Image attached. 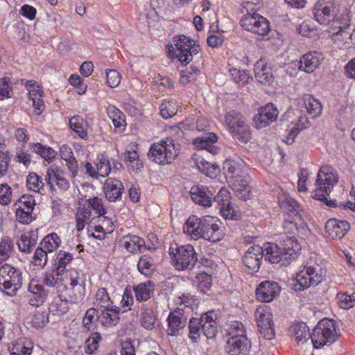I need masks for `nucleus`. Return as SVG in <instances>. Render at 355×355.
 <instances>
[{
  "mask_svg": "<svg viewBox=\"0 0 355 355\" xmlns=\"http://www.w3.org/2000/svg\"><path fill=\"white\" fill-rule=\"evenodd\" d=\"M178 111V106L172 101H164L160 105V114L164 119H168L175 116Z\"/></svg>",
  "mask_w": 355,
  "mask_h": 355,
  "instance_id": "55",
  "label": "nucleus"
},
{
  "mask_svg": "<svg viewBox=\"0 0 355 355\" xmlns=\"http://www.w3.org/2000/svg\"><path fill=\"white\" fill-rule=\"evenodd\" d=\"M350 229L349 223L346 220L329 219L325 225L326 232L332 239H342Z\"/></svg>",
  "mask_w": 355,
  "mask_h": 355,
  "instance_id": "21",
  "label": "nucleus"
},
{
  "mask_svg": "<svg viewBox=\"0 0 355 355\" xmlns=\"http://www.w3.org/2000/svg\"><path fill=\"white\" fill-rule=\"evenodd\" d=\"M281 292L279 284L273 281L261 282L256 290V295L259 300L263 302H270L277 297Z\"/></svg>",
  "mask_w": 355,
  "mask_h": 355,
  "instance_id": "15",
  "label": "nucleus"
},
{
  "mask_svg": "<svg viewBox=\"0 0 355 355\" xmlns=\"http://www.w3.org/2000/svg\"><path fill=\"white\" fill-rule=\"evenodd\" d=\"M69 311V302L60 297L55 298L49 306V312L53 315H61Z\"/></svg>",
  "mask_w": 355,
  "mask_h": 355,
  "instance_id": "44",
  "label": "nucleus"
},
{
  "mask_svg": "<svg viewBox=\"0 0 355 355\" xmlns=\"http://www.w3.org/2000/svg\"><path fill=\"white\" fill-rule=\"evenodd\" d=\"M190 195L192 200L196 204L205 207H209L212 205L213 193L206 187L193 186L191 189Z\"/></svg>",
  "mask_w": 355,
  "mask_h": 355,
  "instance_id": "25",
  "label": "nucleus"
},
{
  "mask_svg": "<svg viewBox=\"0 0 355 355\" xmlns=\"http://www.w3.org/2000/svg\"><path fill=\"white\" fill-rule=\"evenodd\" d=\"M123 188L121 181L108 178L105 180L104 184L105 194L107 200L110 202H115L121 196V191Z\"/></svg>",
  "mask_w": 355,
  "mask_h": 355,
  "instance_id": "30",
  "label": "nucleus"
},
{
  "mask_svg": "<svg viewBox=\"0 0 355 355\" xmlns=\"http://www.w3.org/2000/svg\"><path fill=\"white\" fill-rule=\"evenodd\" d=\"M173 43L175 46V50L173 46V55L182 63L187 65L193 60V57L197 55L200 50L198 44L191 39L185 35L175 36L173 38ZM171 53L172 50L168 49Z\"/></svg>",
  "mask_w": 355,
  "mask_h": 355,
  "instance_id": "8",
  "label": "nucleus"
},
{
  "mask_svg": "<svg viewBox=\"0 0 355 355\" xmlns=\"http://www.w3.org/2000/svg\"><path fill=\"white\" fill-rule=\"evenodd\" d=\"M323 60L324 56L320 52L312 51L306 53L300 58L299 69L306 73H312L319 68Z\"/></svg>",
  "mask_w": 355,
  "mask_h": 355,
  "instance_id": "20",
  "label": "nucleus"
},
{
  "mask_svg": "<svg viewBox=\"0 0 355 355\" xmlns=\"http://www.w3.org/2000/svg\"><path fill=\"white\" fill-rule=\"evenodd\" d=\"M209 216L198 218L196 216H191L184 224V233L189 235L191 239L198 240L202 239L205 233V228Z\"/></svg>",
  "mask_w": 355,
  "mask_h": 355,
  "instance_id": "14",
  "label": "nucleus"
},
{
  "mask_svg": "<svg viewBox=\"0 0 355 355\" xmlns=\"http://www.w3.org/2000/svg\"><path fill=\"white\" fill-rule=\"evenodd\" d=\"M192 161L202 173L209 175L212 172L213 166L210 163L205 161L202 157L195 156L192 157Z\"/></svg>",
  "mask_w": 355,
  "mask_h": 355,
  "instance_id": "60",
  "label": "nucleus"
},
{
  "mask_svg": "<svg viewBox=\"0 0 355 355\" xmlns=\"http://www.w3.org/2000/svg\"><path fill=\"white\" fill-rule=\"evenodd\" d=\"M47 252L41 246L38 247L33 257V263L35 266L44 268L48 261Z\"/></svg>",
  "mask_w": 355,
  "mask_h": 355,
  "instance_id": "61",
  "label": "nucleus"
},
{
  "mask_svg": "<svg viewBox=\"0 0 355 355\" xmlns=\"http://www.w3.org/2000/svg\"><path fill=\"white\" fill-rule=\"evenodd\" d=\"M31 148L37 154L41 155L45 160L49 163L56 155V152L51 147L42 146L40 143H33L30 144Z\"/></svg>",
  "mask_w": 355,
  "mask_h": 355,
  "instance_id": "40",
  "label": "nucleus"
},
{
  "mask_svg": "<svg viewBox=\"0 0 355 355\" xmlns=\"http://www.w3.org/2000/svg\"><path fill=\"white\" fill-rule=\"evenodd\" d=\"M336 322L324 318L321 320L311 334V342L315 348L331 345L337 338Z\"/></svg>",
  "mask_w": 355,
  "mask_h": 355,
  "instance_id": "7",
  "label": "nucleus"
},
{
  "mask_svg": "<svg viewBox=\"0 0 355 355\" xmlns=\"http://www.w3.org/2000/svg\"><path fill=\"white\" fill-rule=\"evenodd\" d=\"M61 240L58 234L51 233L43 239L40 243V246L47 252H51L58 249Z\"/></svg>",
  "mask_w": 355,
  "mask_h": 355,
  "instance_id": "41",
  "label": "nucleus"
},
{
  "mask_svg": "<svg viewBox=\"0 0 355 355\" xmlns=\"http://www.w3.org/2000/svg\"><path fill=\"white\" fill-rule=\"evenodd\" d=\"M338 4L335 0H318L314 8V17L320 24H327L334 19Z\"/></svg>",
  "mask_w": 355,
  "mask_h": 355,
  "instance_id": "10",
  "label": "nucleus"
},
{
  "mask_svg": "<svg viewBox=\"0 0 355 355\" xmlns=\"http://www.w3.org/2000/svg\"><path fill=\"white\" fill-rule=\"evenodd\" d=\"M156 316L152 308L143 305L141 313V324L147 329L155 328Z\"/></svg>",
  "mask_w": 355,
  "mask_h": 355,
  "instance_id": "38",
  "label": "nucleus"
},
{
  "mask_svg": "<svg viewBox=\"0 0 355 355\" xmlns=\"http://www.w3.org/2000/svg\"><path fill=\"white\" fill-rule=\"evenodd\" d=\"M99 321L98 311L96 309H89L83 317V324L87 331L93 329L96 322Z\"/></svg>",
  "mask_w": 355,
  "mask_h": 355,
  "instance_id": "48",
  "label": "nucleus"
},
{
  "mask_svg": "<svg viewBox=\"0 0 355 355\" xmlns=\"http://www.w3.org/2000/svg\"><path fill=\"white\" fill-rule=\"evenodd\" d=\"M84 120L80 116H73L69 120L70 128L77 132L78 135L85 139L87 136V133L83 127Z\"/></svg>",
  "mask_w": 355,
  "mask_h": 355,
  "instance_id": "56",
  "label": "nucleus"
},
{
  "mask_svg": "<svg viewBox=\"0 0 355 355\" xmlns=\"http://www.w3.org/2000/svg\"><path fill=\"white\" fill-rule=\"evenodd\" d=\"M278 110L272 103H268L261 107L257 114L254 117V122L257 128H263L276 121Z\"/></svg>",
  "mask_w": 355,
  "mask_h": 355,
  "instance_id": "16",
  "label": "nucleus"
},
{
  "mask_svg": "<svg viewBox=\"0 0 355 355\" xmlns=\"http://www.w3.org/2000/svg\"><path fill=\"white\" fill-rule=\"evenodd\" d=\"M125 155L124 162L133 171H138L143 166L142 162L139 159V155L136 151H125Z\"/></svg>",
  "mask_w": 355,
  "mask_h": 355,
  "instance_id": "52",
  "label": "nucleus"
},
{
  "mask_svg": "<svg viewBox=\"0 0 355 355\" xmlns=\"http://www.w3.org/2000/svg\"><path fill=\"white\" fill-rule=\"evenodd\" d=\"M218 137L213 132H207L201 137H198L193 140V144L196 148L205 149L210 153L216 155L218 148L214 144L217 141Z\"/></svg>",
  "mask_w": 355,
  "mask_h": 355,
  "instance_id": "24",
  "label": "nucleus"
},
{
  "mask_svg": "<svg viewBox=\"0 0 355 355\" xmlns=\"http://www.w3.org/2000/svg\"><path fill=\"white\" fill-rule=\"evenodd\" d=\"M91 216V211L88 208L83 207L80 212L77 214L76 223L77 230H82L86 223V221L89 219Z\"/></svg>",
  "mask_w": 355,
  "mask_h": 355,
  "instance_id": "64",
  "label": "nucleus"
},
{
  "mask_svg": "<svg viewBox=\"0 0 355 355\" xmlns=\"http://www.w3.org/2000/svg\"><path fill=\"white\" fill-rule=\"evenodd\" d=\"M233 136L243 144H247L252 138V132L250 126L246 123L233 129L231 131Z\"/></svg>",
  "mask_w": 355,
  "mask_h": 355,
  "instance_id": "42",
  "label": "nucleus"
},
{
  "mask_svg": "<svg viewBox=\"0 0 355 355\" xmlns=\"http://www.w3.org/2000/svg\"><path fill=\"white\" fill-rule=\"evenodd\" d=\"M101 340V336L99 333L96 332L92 334L85 342V352L87 354H92L97 349L98 343Z\"/></svg>",
  "mask_w": 355,
  "mask_h": 355,
  "instance_id": "59",
  "label": "nucleus"
},
{
  "mask_svg": "<svg viewBox=\"0 0 355 355\" xmlns=\"http://www.w3.org/2000/svg\"><path fill=\"white\" fill-rule=\"evenodd\" d=\"M290 331L294 334L297 344H304L309 338L311 339V334L306 323L300 322L295 324L291 327Z\"/></svg>",
  "mask_w": 355,
  "mask_h": 355,
  "instance_id": "33",
  "label": "nucleus"
},
{
  "mask_svg": "<svg viewBox=\"0 0 355 355\" xmlns=\"http://www.w3.org/2000/svg\"><path fill=\"white\" fill-rule=\"evenodd\" d=\"M107 114L116 128L120 129L125 125L124 114L121 111L114 105H110L107 107Z\"/></svg>",
  "mask_w": 355,
  "mask_h": 355,
  "instance_id": "45",
  "label": "nucleus"
},
{
  "mask_svg": "<svg viewBox=\"0 0 355 355\" xmlns=\"http://www.w3.org/2000/svg\"><path fill=\"white\" fill-rule=\"evenodd\" d=\"M255 17H242L240 24L245 30L257 34L266 35L270 31L269 21L261 15H255Z\"/></svg>",
  "mask_w": 355,
  "mask_h": 355,
  "instance_id": "12",
  "label": "nucleus"
},
{
  "mask_svg": "<svg viewBox=\"0 0 355 355\" xmlns=\"http://www.w3.org/2000/svg\"><path fill=\"white\" fill-rule=\"evenodd\" d=\"M36 244V239L34 235L22 234L17 242L19 250L25 253H30Z\"/></svg>",
  "mask_w": 355,
  "mask_h": 355,
  "instance_id": "43",
  "label": "nucleus"
},
{
  "mask_svg": "<svg viewBox=\"0 0 355 355\" xmlns=\"http://www.w3.org/2000/svg\"><path fill=\"white\" fill-rule=\"evenodd\" d=\"M119 309L110 306L108 308L98 311L100 323L105 327L116 326L119 322Z\"/></svg>",
  "mask_w": 355,
  "mask_h": 355,
  "instance_id": "29",
  "label": "nucleus"
},
{
  "mask_svg": "<svg viewBox=\"0 0 355 355\" xmlns=\"http://www.w3.org/2000/svg\"><path fill=\"white\" fill-rule=\"evenodd\" d=\"M33 345L31 342H17L9 348L10 355H31Z\"/></svg>",
  "mask_w": 355,
  "mask_h": 355,
  "instance_id": "46",
  "label": "nucleus"
},
{
  "mask_svg": "<svg viewBox=\"0 0 355 355\" xmlns=\"http://www.w3.org/2000/svg\"><path fill=\"white\" fill-rule=\"evenodd\" d=\"M231 195L226 189H221L218 194L212 199L214 205L219 209L222 216L226 219H236L235 210L231 205Z\"/></svg>",
  "mask_w": 355,
  "mask_h": 355,
  "instance_id": "13",
  "label": "nucleus"
},
{
  "mask_svg": "<svg viewBox=\"0 0 355 355\" xmlns=\"http://www.w3.org/2000/svg\"><path fill=\"white\" fill-rule=\"evenodd\" d=\"M299 123L297 127L293 128L286 137V142L288 144H291L294 141L295 137L298 135L300 130L306 128L309 126V122L306 117L300 116L299 118Z\"/></svg>",
  "mask_w": 355,
  "mask_h": 355,
  "instance_id": "57",
  "label": "nucleus"
},
{
  "mask_svg": "<svg viewBox=\"0 0 355 355\" xmlns=\"http://www.w3.org/2000/svg\"><path fill=\"white\" fill-rule=\"evenodd\" d=\"M45 181L48 182L50 191L54 189L53 182L55 181L58 188L62 191H67L69 188V182L65 178L63 171L58 167L51 166L47 169L45 175Z\"/></svg>",
  "mask_w": 355,
  "mask_h": 355,
  "instance_id": "22",
  "label": "nucleus"
},
{
  "mask_svg": "<svg viewBox=\"0 0 355 355\" xmlns=\"http://www.w3.org/2000/svg\"><path fill=\"white\" fill-rule=\"evenodd\" d=\"M14 207H15L16 218L19 223L28 224L34 219L33 211L23 208L22 206L18 203H15Z\"/></svg>",
  "mask_w": 355,
  "mask_h": 355,
  "instance_id": "47",
  "label": "nucleus"
},
{
  "mask_svg": "<svg viewBox=\"0 0 355 355\" xmlns=\"http://www.w3.org/2000/svg\"><path fill=\"white\" fill-rule=\"evenodd\" d=\"M297 101L299 110L302 112H306L309 114L310 117L315 119L321 114V103L312 95L304 94L301 98H298Z\"/></svg>",
  "mask_w": 355,
  "mask_h": 355,
  "instance_id": "17",
  "label": "nucleus"
},
{
  "mask_svg": "<svg viewBox=\"0 0 355 355\" xmlns=\"http://www.w3.org/2000/svg\"><path fill=\"white\" fill-rule=\"evenodd\" d=\"M207 220L202 239L214 243L219 241L223 236V232L218 220L211 216H208Z\"/></svg>",
  "mask_w": 355,
  "mask_h": 355,
  "instance_id": "27",
  "label": "nucleus"
},
{
  "mask_svg": "<svg viewBox=\"0 0 355 355\" xmlns=\"http://www.w3.org/2000/svg\"><path fill=\"white\" fill-rule=\"evenodd\" d=\"M251 342L247 337L230 338L226 343V350L230 355H248Z\"/></svg>",
  "mask_w": 355,
  "mask_h": 355,
  "instance_id": "18",
  "label": "nucleus"
},
{
  "mask_svg": "<svg viewBox=\"0 0 355 355\" xmlns=\"http://www.w3.org/2000/svg\"><path fill=\"white\" fill-rule=\"evenodd\" d=\"M281 247L275 243H266L262 248L265 259L272 263H282V265H289L299 254L301 246L293 236L283 237Z\"/></svg>",
  "mask_w": 355,
  "mask_h": 355,
  "instance_id": "1",
  "label": "nucleus"
},
{
  "mask_svg": "<svg viewBox=\"0 0 355 355\" xmlns=\"http://www.w3.org/2000/svg\"><path fill=\"white\" fill-rule=\"evenodd\" d=\"M22 272L8 263L0 266V291L8 295L14 296L21 287Z\"/></svg>",
  "mask_w": 355,
  "mask_h": 355,
  "instance_id": "6",
  "label": "nucleus"
},
{
  "mask_svg": "<svg viewBox=\"0 0 355 355\" xmlns=\"http://www.w3.org/2000/svg\"><path fill=\"white\" fill-rule=\"evenodd\" d=\"M256 79L263 85H271L274 82L272 69L262 60L257 62L254 66Z\"/></svg>",
  "mask_w": 355,
  "mask_h": 355,
  "instance_id": "26",
  "label": "nucleus"
},
{
  "mask_svg": "<svg viewBox=\"0 0 355 355\" xmlns=\"http://www.w3.org/2000/svg\"><path fill=\"white\" fill-rule=\"evenodd\" d=\"M26 186L29 190L37 192L42 195L50 191L48 187V182L45 181V178H42L35 173H30L26 178Z\"/></svg>",
  "mask_w": 355,
  "mask_h": 355,
  "instance_id": "28",
  "label": "nucleus"
},
{
  "mask_svg": "<svg viewBox=\"0 0 355 355\" xmlns=\"http://www.w3.org/2000/svg\"><path fill=\"white\" fill-rule=\"evenodd\" d=\"M181 81L182 83L194 80L200 73V69L198 66L191 65L190 69L182 71Z\"/></svg>",
  "mask_w": 355,
  "mask_h": 355,
  "instance_id": "62",
  "label": "nucleus"
},
{
  "mask_svg": "<svg viewBox=\"0 0 355 355\" xmlns=\"http://www.w3.org/2000/svg\"><path fill=\"white\" fill-rule=\"evenodd\" d=\"M196 283L198 290L203 293H207L211 286V277L207 273L200 272L196 277Z\"/></svg>",
  "mask_w": 355,
  "mask_h": 355,
  "instance_id": "51",
  "label": "nucleus"
},
{
  "mask_svg": "<svg viewBox=\"0 0 355 355\" xmlns=\"http://www.w3.org/2000/svg\"><path fill=\"white\" fill-rule=\"evenodd\" d=\"M136 300L139 302L147 301L154 291V284L151 281L140 283L133 287Z\"/></svg>",
  "mask_w": 355,
  "mask_h": 355,
  "instance_id": "32",
  "label": "nucleus"
},
{
  "mask_svg": "<svg viewBox=\"0 0 355 355\" xmlns=\"http://www.w3.org/2000/svg\"><path fill=\"white\" fill-rule=\"evenodd\" d=\"M96 303L101 308H108L112 304V301L105 288L98 289L96 293Z\"/></svg>",
  "mask_w": 355,
  "mask_h": 355,
  "instance_id": "58",
  "label": "nucleus"
},
{
  "mask_svg": "<svg viewBox=\"0 0 355 355\" xmlns=\"http://www.w3.org/2000/svg\"><path fill=\"white\" fill-rule=\"evenodd\" d=\"M189 338L193 343H196L204 334L208 339L216 337L218 333L216 313L208 311L201 315L200 318H192L189 322Z\"/></svg>",
  "mask_w": 355,
  "mask_h": 355,
  "instance_id": "3",
  "label": "nucleus"
},
{
  "mask_svg": "<svg viewBox=\"0 0 355 355\" xmlns=\"http://www.w3.org/2000/svg\"><path fill=\"white\" fill-rule=\"evenodd\" d=\"M73 275H78V272L76 270H70L68 275V279L67 280V284H69L72 290H76L78 291V295H76L74 294V300H82L83 297V293L82 291L84 290V288L79 284L76 277H74Z\"/></svg>",
  "mask_w": 355,
  "mask_h": 355,
  "instance_id": "50",
  "label": "nucleus"
},
{
  "mask_svg": "<svg viewBox=\"0 0 355 355\" xmlns=\"http://www.w3.org/2000/svg\"><path fill=\"white\" fill-rule=\"evenodd\" d=\"M153 259L147 255L141 256L137 263L139 271L145 275H148L153 271Z\"/></svg>",
  "mask_w": 355,
  "mask_h": 355,
  "instance_id": "53",
  "label": "nucleus"
},
{
  "mask_svg": "<svg viewBox=\"0 0 355 355\" xmlns=\"http://www.w3.org/2000/svg\"><path fill=\"white\" fill-rule=\"evenodd\" d=\"M123 247L131 253L143 252L146 250L145 241L135 235H128L123 238Z\"/></svg>",
  "mask_w": 355,
  "mask_h": 355,
  "instance_id": "31",
  "label": "nucleus"
},
{
  "mask_svg": "<svg viewBox=\"0 0 355 355\" xmlns=\"http://www.w3.org/2000/svg\"><path fill=\"white\" fill-rule=\"evenodd\" d=\"M254 316L259 329L260 334L266 340H272L275 337V328L272 315L266 307L257 309Z\"/></svg>",
  "mask_w": 355,
  "mask_h": 355,
  "instance_id": "11",
  "label": "nucleus"
},
{
  "mask_svg": "<svg viewBox=\"0 0 355 355\" xmlns=\"http://www.w3.org/2000/svg\"><path fill=\"white\" fill-rule=\"evenodd\" d=\"M263 257V250L261 246L255 245L250 246L243 257V262L254 272L258 271Z\"/></svg>",
  "mask_w": 355,
  "mask_h": 355,
  "instance_id": "19",
  "label": "nucleus"
},
{
  "mask_svg": "<svg viewBox=\"0 0 355 355\" xmlns=\"http://www.w3.org/2000/svg\"><path fill=\"white\" fill-rule=\"evenodd\" d=\"M15 252V245L12 239L3 236L0 241V266L6 261Z\"/></svg>",
  "mask_w": 355,
  "mask_h": 355,
  "instance_id": "35",
  "label": "nucleus"
},
{
  "mask_svg": "<svg viewBox=\"0 0 355 355\" xmlns=\"http://www.w3.org/2000/svg\"><path fill=\"white\" fill-rule=\"evenodd\" d=\"M179 154V145H175L171 138L153 144L149 150L148 157L154 162L164 165L171 164Z\"/></svg>",
  "mask_w": 355,
  "mask_h": 355,
  "instance_id": "5",
  "label": "nucleus"
},
{
  "mask_svg": "<svg viewBox=\"0 0 355 355\" xmlns=\"http://www.w3.org/2000/svg\"><path fill=\"white\" fill-rule=\"evenodd\" d=\"M98 175L103 178L107 176L111 171L109 159L107 156L101 155L97 157L96 164Z\"/></svg>",
  "mask_w": 355,
  "mask_h": 355,
  "instance_id": "49",
  "label": "nucleus"
},
{
  "mask_svg": "<svg viewBox=\"0 0 355 355\" xmlns=\"http://www.w3.org/2000/svg\"><path fill=\"white\" fill-rule=\"evenodd\" d=\"M225 121L230 132L233 129L246 123L244 116L240 112L235 110H230L227 112Z\"/></svg>",
  "mask_w": 355,
  "mask_h": 355,
  "instance_id": "36",
  "label": "nucleus"
},
{
  "mask_svg": "<svg viewBox=\"0 0 355 355\" xmlns=\"http://www.w3.org/2000/svg\"><path fill=\"white\" fill-rule=\"evenodd\" d=\"M325 275L326 270L321 265L317 263L311 264L310 260L304 269L297 274L293 288L296 291H300L311 286H316L324 279Z\"/></svg>",
  "mask_w": 355,
  "mask_h": 355,
  "instance_id": "4",
  "label": "nucleus"
},
{
  "mask_svg": "<svg viewBox=\"0 0 355 355\" xmlns=\"http://www.w3.org/2000/svg\"><path fill=\"white\" fill-rule=\"evenodd\" d=\"M338 181L336 171L329 166H324L318 171L315 182V189L312 192L314 199L322 201L329 207H337L336 200H328L327 196L332 191Z\"/></svg>",
  "mask_w": 355,
  "mask_h": 355,
  "instance_id": "2",
  "label": "nucleus"
},
{
  "mask_svg": "<svg viewBox=\"0 0 355 355\" xmlns=\"http://www.w3.org/2000/svg\"><path fill=\"white\" fill-rule=\"evenodd\" d=\"M170 254L176 269L180 270L192 269L198 260L193 246L189 244L178 247L175 252Z\"/></svg>",
  "mask_w": 355,
  "mask_h": 355,
  "instance_id": "9",
  "label": "nucleus"
},
{
  "mask_svg": "<svg viewBox=\"0 0 355 355\" xmlns=\"http://www.w3.org/2000/svg\"><path fill=\"white\" fill-rule=\"evenodd\" d=\"M233 178H235L233 177ZM232 189L236 191L239 198L246 200L250 198V187L243 179H234Z\"/></svg>",
  "mask_w": 355,
  "mask_h": 355,
  "instance_id": "39",
  "label": "nucleus"
},
{
  "mask_svg": "<svg viewBox=\"0 0 355 355\" xmlns=\"http://www.w3.org/2000/svg\"><path fill=\"white\" fill-rule=\"evenodd\" d=\"M73 258L72 254L67 252L62 253L60 252L54 261L53 269L56 270L58 272L64 273V275L68 277L70 270L67 269V266L71 262ZM58 274L59 275V273Z\"/></svg>",
  "mask_w": 355,
  "mask_h": 355,
  "instance_id": "34",
  "label": "nucleus"
},
{
  "mask_svg": "<svg viewBox=\"0 0 355 355\" xmlns=\"http://www.w3.org/2000/svg\"><path fill=\"white\" fill-rule=\"evenodd\" d=\"M10 80L8 77L0 78V100L12 96V89L10 87Z\"/></svg>",
  "mask_w": 355,
  "mask_h": 355,
  "instance_id": "63",
  "label": "nucleus"
},
{
  "mask_svg": "<svg viewBox=\"0 0 355 355\" xmlns=\"http://www.w3.org/2000/svg\"><path fill=\"white\" fill-rule=\"evenodd\" d=\"M167 320L168 322V334L174 336L186 326L187 318L183 311L178 309L170 313Z\"/></svg>",
  "mask_w": 355,
  "mask_h": 355,
  "instance_id": "23",
  "label": "nucleus"
},
{
  "mask_svg": "<svg viewBox=\"0 0 355 355\" xmlns=\"http://www.w3.org/2000/svg\"><path fill=\"white\" fill-rule=\"evenodd\" d=\"M227 332L230 338L247 337L243 324L239 321H233L228 324Z\"/></svg>",
  "mask_w": 355,
  "mask_h": 355,
  "instance_id": "54",
  "label": "nucleus"
},
{
  "mask_svg": "<svg viewBox=\"0 0 355 355\" xmlns=\"http://www.w3.org/2000/svg\"><path fill=\"white\" fill-rule=\"evenodd\" d=\"M351 20L350 12L347 8H344L340 15L336 17L334 23L338 25V31L334 33V35L338 34H349L347 29L349 27V22Z\"/></svg>",
  "mask_w": 355,
  "mask_h": 355,
  "instance_id": "37",
  "label": "nucleus"
}]
</instances>
